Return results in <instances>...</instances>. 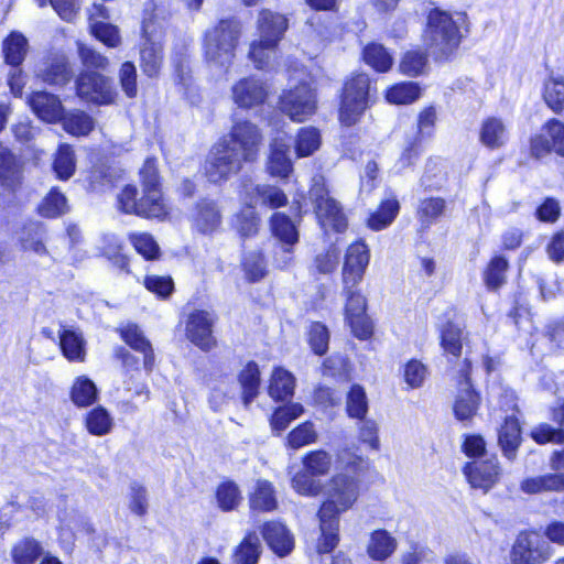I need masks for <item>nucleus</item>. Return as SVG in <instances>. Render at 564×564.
Listing matches in <instances>:
<instances>
[{
	"instance_id": "41",
	"label": "nucleus",
	"mask_w": 564,
	"mask_h": 564,
	"mask_svg": "<svg viewBox=\"0 0 564 564\" xmlns=\"http://www.w3.org/2000/svg\"><path fill=\"white\" fill-rule=\"evenodd\" d=\"M252 205L260 204L271 209H276L279 207L285 206L288 204V196L285 193L273 185L269 184H259L256 185L252 189Z\"/></svg>"
},
{
	"instance_id": "15",
	"label": "nucleus",
	"mask_w": 564,
	"mask_h": 564,
	"mask_svg": "<svg viewBox=\"0 0 564 564\" xmlns=\"http://www.w3.org/2000/svg\"><path fill=\"white\" fill-rule=\"evenodd\" d=\"M369 260V248L364 241H356L347 248L343 267L345 288L357 286L361 282Z\"/></svg>"
},
{
	"instance_id": "45",
	"label": "nucleus",
	"mask_w": 564,
	"mask_h": 564,
	"mask_svg": "<svg viewBox=\"0 0 564 564\" xmlns=\"http://www.w3.org/2000/svg\"><path fill=\"white\" fill-rule=\"evenodd\" d=\"M76 169V159L69 144H61L55 153L53 170L57 178L66 181L70 178Z\"/></svg>"
},
{
	"instance_id": "33",
	"label": "nucleus",
	"mask_w": 564,
	"mask_h": 564,
	"mask_svg": "<svg viewBox=\"0 0 564 564\" xmlns=\"http://www.w3.org/2000/svg\"><path fill=\"white\" fill-rule=\"evenodd\" d=\"M140 177L143 187V194L148 196L149 202L163 203L161 194L160 176L155 158H148L140 170Z\"/></svg>"
},
{
	"instance_id": "36",
	"label": "nucleus",
	"mask_w": 564,
	"mask_h": 564,
	"mask_svg": "<svg viewBox=\"0 0 564 564\" xmlns=\"http://www.w3.org/2000/svg\"><path fill=\"white\" fill-rule=\"evenodd\" d=\"M479 404V394L470 383L466 382V387H460L455 400L454 413L456 419L459 421L470 420L477 413Z\"/></svg>"
},
{
	"instance_id": "56",
	"label": "nucleus",
	"mask_w": 564,
	"mask_h": 564,
	"mask_svg": "<svg viewBox=\"0 0 564 564\" xmlns=\"http://www.w3.org/2000/svg\"><path fill=\"white\" fill-rule=\"evenodd\" d=\"M347 413L350 417L358 420L365 419L368 412V399L365 389L359 384H354L347 394Z\"/></svg>"
},
{
	"instance_id": "29",
	"label": "nucleus",
	"mask_w": 564,
	"mask_h": 564,
	"mask_svg": "<svg viewBox=\"0 0 564 564\" xmlns=\"http://www.w3.org/2000/svg\"><path fill=\"white\" fill-rule=\"evenodd\" d=\"M520 489L528 495L564 491V473L557 471L525 478L521 481Z\"/></svg>"
},
{
	"instance_id": "39",
	"label": "nucleus",
	"mask_w": 564,
	"mask_h": 564,
	"mask_svg": "<svg viewBox=\"0 0 564 564\" xmlns=\"http://www.w3.org/2000/svg\"><path fill=\"white\" fill-rule=\"evenodd\" d=\"M44 549L34 538H24L11 549L13 564H35L42 557Z\"/></svg>"
},
{
	"instance_id": "54",
	"label": "nucleus",
	"mask_w": 564,
	"mask_h": 564,
	"mask_svg": "<svg viewBox=\"0 0 564 564\" xmlns=\"http://www.w3.org/2000/svg\"><path fill=\"white\" fill-rule=\"evenodd\" d=\"M86 427L90 434L102 436L111 431L112 419L105 408L97 406L87 413Z\"/></svg>"
},
{
	"instance_id": "13",
	"label": "nucleus",
	"mask_w": 564,
	"mask_h": 564,
	"mask_svg": "<svg viewBox=\"0 0 564 564\" xmlns=\"http://www.w3.org/2000/svg\"><path fill=\"white\" fill-rule=\"evenodd\" d=\"M217 316L209 311L195 310L186 322L187 338L202 350L208 351L216 346L213 327Z\"/></svg>"
},
{
	"instance_id": "20",
	"label": "nucleus",
	"mask_w": 564,
	"mask_h": 564,
	"mask_svg": "<svg viewBox=\"0 0 564 564\" xmlns=\"http://www.w3.org/2000/svg\"><path fill=\"white\" fill-rule=\"evenodd\" d=\"M36 76L47 85L64 86L72 79L73 72L64 56H53L39 66Z\"/></svg>"
},
{
	"instance_id": "17",
	"label": "nucleus",
	"mask_w": 564,
	"mask_h": 564,
	"mask_svg": "<svg viewBox=\"0 0 564 564\" xmlns=\"http://www.w3.org/2000/svg\"><path fill=\"white\" fill-rule=\"evenodd\" d=\"M231 95L239 108L250 109L265 101L268 89L260 78L250 76L237 82L231 88Z\"/></svg>"
},
{
	"instance_id": "2",
	"label": "nucleus",
	"mask_w": 564,
	"mask_h": 564,
	"mask_svg": "<svg viewBox=\"0 0 564 564\" xmlns=\"http://www.w3.org/2000/svg\"><path fill=\"white\" fill-rule=\"evenodd\" d=\"M464 21V13H456V18L440 9L429 13L424 42L435 59H446L456 51L462 39L459 24Z\"/></svg>"
},
{
	"instance_id": "26",
	"label": "nucleus",
	"mask_w": 564,
	"mask_h": 564,
	"mask_svg": "<svg viewBox=\"0 0 564 564\" xmlns=\"http://www.w3.org/2000/svg\"><path fill=\"white\" fill-rule=\"evenodd\" d=\"M262 536L279 556H285L293 549V538L286 527L280 522L271 521L262 527Z\"/></svg>"
},
{
	"instance_id": "5",
	"label": "nucleus",
	"mask_w": 564,
	"mask_h": 564,
	"mask_svg": "<svg viewBox=\"0 0 564 564\" xmlns=\"http://www.w3.org/2000/svg\"><path fill=\"white\" fill-rule=\"evenodd\" d=\"M163 63V29L152 18L142 22V43L140 46V67L150 78L160 74Z\"/></svg>"
},
{
	"instance_id": "18",
	"label": "nucleus",
	"mask_w": 564,
	"mask_h": 564,
	"mask_svg": "<svg viewBox=\"0 0 564 564\" xmlns=\"http://www.w3.org/2000/svg\"><path fill=\"white\" fill-rule=\"evenodd\" d=\"M28 102L41 120L50 123L59 121L64 111L58 97L47 91H34L29 96Z\"/></svg>"
},
{
	"instance_id": "27",
	"label": "nucleus",
	"mask_w": 564,
	"mask_h": 564,
	"mask_svg": "<svg viewBox=\"0 0 564 564\" xmlns=\"http://www.w3.org/2000/svg\"><path fill=\"white\" fill-rule=\"evenodd\" d=\"M498 444L503 456L513 462L521 444V429L514 416H507L503 425L498 431Z\"/></svg>"
},
{
	"instance_id": "1",
	"label": "nucleus",
	"mask_w": 564,
	"mask_h": 564,
	"mask_svg": "<svg viewBox=\"0 0 564 564\" xmlns=\"http://www.w3.org/2000/svg\"><path fill=\"white\" fill-rule=\"evenodd\" d=\"M326 500L322 503L319 519L321 539L317 544L319 553H329L338 544L339 514L349 510L359 496V480L345 473L333 476L327 482Z\"/></svg>"
},
{
	"instance_id": "47",
	"label": "nucleus",
	"mask_w": 564,
	"mask_h": 564,
	"mask_svg": "<svg viewBox=\"0 0 564 564\" xmlns=\"http://www.w3.org/2000/svg\"><path fill=\"white\" fill-rule=\"evenodd\" d=\"M508 268V260L502 256H495L489 261L484 272V281L490 291H496L506 283Z\"/></svg>"
},
{
	"instance_id": "40",
	"label": "nucleus",
	"mask_w": 564,
	"mask_h": 564,
	"mask_svg": "<svg viewBox=\"0 0 564 564\" xmlns=\"http://www.w3.org/2000/svg\"><path fill=\"white\" fill-rule=\"evenodd\" d=\"M446 210V200L442 197H427L419 202L416 216L423 229L430 228Z\"/></svg>"
},
{
	"instance_id": "48",
	"label": "nucleus",
	"mask_w": 564,
	"mask_h": 564,
	"mask_svg": "<svg viewBox=\"0 0 564 564\" xmlns=\"http://www.w3.org/2000/svg\"><path fill=\"white\" fill-rule=\"evenodd\" d=\"M364 61L377 72L384 73L393 64L392 55L387 48L378 43L368 44L362 52Z\"/></svg>"
},
{
	"instance_id": "7",
	"label": "nucleus",
	"mask_w": 564,
	"mask_h": 564,
	"mask_svg": "<svg viewBox=\"0 0 564 564\" xmlns=\"http://www.w3.org/2000/svg\"><path fill=\"white\" fill-rule=\"evenodd\" d=\"M551 557V546L535 531L520 532L512 545L510 558L513 564H543Z\"/></svg>"
},
{
	"instance_id": "22",
	"label": "nucleus",
	"mask_w": 564,
	"mask_h": 564,
	"mask_svg": "<svg viewBox=\"0 0 564 564\" xmlns=\"http://www.w3.org/2000/svg\"><path fill=\"white\" fill-rule=\"evenodd\" d=\"M315 214L325 231L333 229L343 232L347 228V219L343 208L334 198L322 200L319 205L315 206Z\"/></svg>"
},
{
	"instance_id": "53",
	"label": "nucleus",
	"mask_w": 564,
	"mask_h": 564,
	"mask_svg": "<svg viewBox=\"0 0 564 564\" xmlns=\"http://www.w3.org/2000/svg\"><path fill=\"white\" fill-rule=\"evenodd\" d=\"M421 94V88L417 83L405 82L391 87L387 91V100L391 104L406 105L415 101Z\"/></svg>"
},
{
	"instance_id": "12",
	"label": "nucleus",
	"mask_w": 564,
	"mask_h": 564,
	"mask_svg": "<svg viewBox=\"0 0 564 564\" xmlns=\"http://www.w3.org/2000/svg\"><path fill=\"white\" fill-rule=\"evenodd\" d=\"M356 288L357 286H344V292L347 296L346 321L357 338L368 339L372 335V324L366 314V299Z\"/></svg>"
},
{
	"instance_id": "46",
	"label": "nucleus",
	"mask_w": 564,
	"mask_h": 564,
	"mask_svg": "<svg viewBox=\"0 0 564 564\" xmlns=\"http://www.w3.org/2000/svg\"><path fill=\"white\" fill-rule=\"evenodd\" d=\"M98 390L95 383L87 377H78L70 391L72 401L79 408L89 406L96 402Z\"/></svg>"
},
{
	"instance_id": "10",
	"label": "nucleus",
	"mask_w": 564,
	"mask_h": 564,
	"mask_svg": "<svg viewBox=\"0 0 564 564\" xmlns=\"http://www.w3.org/2000/svg\"><path fill=\"white\" fill-rule=\"evenodd\" d=\"M223 140L227 144L232 145V148H236L246 162H252L258 156L262 143V134L254 123L243 120L235 122L228 137H225Z\"/></svg>"
},
{
	"instance_id": "51",
	"label": "nucleus",
	"mask_w": 564,
	"mask_h": 564,
	"mask_svg": "<svg viewBox=\"0 0 564 564\" xmlns=\"http://www.w3.org/2000/svg\"><path fill=\"white\" fill-rule=\"evenodd\" d=\"M332 455L324 449L311 451L302 458L303 467L318 477L326 476L332 468Z\"/></svg>"
},
{
	"instance_id": "25",
	"label": "nucleus",
	"mask_w": 564,
	"mask_h": 564,
	"mask_svg": "<svg viewBox=\"0 0 564 564\" xmlns=\"http://www.w3.org/2000/svg\"><path fill=\"white\" fill-rule=\"evenodd\" d=\"M221 223L220 212L214 200L200 199L193 214L194 227L204 235L214 232Z\"/></svg>"
},
{
	"instance_id": "32",
	"label": "nucleus",
	"mask_w": 564,
	"mask_h": 564,
	"mask_svg": "<svg viewBox=\"0 0 564 564\" xmlns=\"http://www.w3.org/2000/svg\"><path fill=\"white\" fill-rule=\"evenodd\" d=\"M29 48L28 39L18 31H12L2 42L4 62L11 67H19L25 59Z\"/></svg>"
},
{
	"instance_id": "31",
	"label": "nucleus",
	"mask_w": 564,
	"mask_h": 564,
	"mask_svg": "<svg viewBox=\"0 0 564 564\" xmlns=\"http://www.w3.org/2000/svg\"><path fill=\"white\" fill-rule=\"evenodd\" d=\"M479 138L485 147L494 150L507 143L509 132L507 126L500 118L489 117L481 123Z\"/></svg>"
},
{
	"instance_id": "62",
	"label": "nucleus",
	"mask_w": 564,
	"mask_h": 564,
	"mask_svg": "<svg viewBox=\"0 0 564 564\" xmlns=\"http://www.w3.org/2000/svg\"><path fill=\"white\" fill-rule=\"evenodd\" d=\"M441 344L446 352L458 357L462 352V329L453 323H447L442 329Z\"/></svg>"
},
{
	"instance_id": "60",
	"label": "nucleus",
	"mask_w": 564,
	"mask_h": 564,
	"mask_svg": "<svg viewBox=\"0 0 564 564\" xmlns=\"http://www.w3.org/2000/svg\"><path fill=\"white\" fill-rule=\"evenodd\" d=\"M45 231L42 226L33 224L24 229L23 236L21 237L22 248L26 251H33L34 253L42 256L46 253L44 245Z\"/></svg>"
},
{
	"instance_id": "57",
	"label": "nucleus",
	"mask_w": 564,
	"mask_h": 564,
	"mask_svg": "<svg viewBox=\"0 0 564 564\" xmlns=\"http://www.w3.org/2000/svg\"><path fill=\"white\" fill-rule=\"evenodd\" d=\"M260 218L254 210L252 199L248 203V207L242 209L236 216V228L241 237L249 238L257 235L259 230Z\"/></svg>"
},
{
	"instance_id": "37",
	"label": "nucleus",
	"mask_w": 564,
	"mask_h": 564,
	"mask_svg": "<svg viewBox=\"0 0 564 564\" xmlns=\"http://www.w3.org/2000/svg\"><path fill=\"white\" fill-rule=\"evenodd\" d=\"M250 508L254 511H273L276 506L275 491L268 480H257L249 498Z\"/></svg>"
},
{
	"instance_id": "42",
	"label": "nucleus",
	"mask_w": 564,
	"mask_h": 564,
	"mask_svg": "<svg viewBox=\"0 0 564 564\" xmlns=\"http://www.w3.org/2000/svg\"><path fill=\"white\" fill-rule=\"evenodd\" d=\"M59 121L66 132L76 137L89 134L95 127L94 119L83 110L63 112Z\"/></svg>"
},
{
	"instance_id": "19",
	"label": "nucleus",
	"mask_w": 564,
	"mask_h": 564,
	"mask_svg": "<svg viewBox=\"0 0 564 564\" xmlns=\"http://www.w3.org/2000/svg\"><path fill=\"white\" fill-rule=\"evenodd\" d=\"M260 37L267 45V50L276 47L288 29V20L284 15L262 10L258 20Z\"/></svg>"
},
{
	"instance_id": "24",
	"label": "nucleus",
	"mask_w": 564,
	"mask_h": 564,
	"mask_svg": "<svg viewBox=\"0 0 564 564\" xmlns=\"http://www.w3.org/2000/svg\"><path fill=\"white\" fill-rule=\"evenodd\" d=\"M552 420L558 425V427H553L547 423H542L531 431V437L538 444L564 443V402L552 410Z\"/></svg>"
},
{
	"instance_id": "35",
	"label": "nucleus",
	"mask_w": 564,
	"mask_h": 564,
	"mask_svg": "<svg viewBox=\"0 0 564 564\" xmlns=\"http://www.w3.org/2000/svg\"><path fill=\"white\" fill-rule=\"evenodd\" d=\"M271 152L268 161V170L271 175L286 177L292 171V162L289 158L290 147L281 139H274L270 145Z\"/></svg>"
},
{
	"instance_id": "43",
	"label": "nucleus",
	"mask_w": 564,
	"mask_h": 564,
	"mask_svg": "<svg viewBox=\"0 0 564 564\" xmlns=\"http://www.w3.org/2000/svg\"><path fill=\"white\" fill-rule=\"evenodd\" d=\"M260 554V540L254 532H251L235 547L232 560L235 564H257Z\"/></svg>"
},
{
	"instance_id": "34",
	"label": "nucleus",
	"mask_w": 564,
	"mask_h": 564,
	"mask_svg": "<svg viewBox=\"0 0 564 564\" xmlns=\"http://www.w3.org/2000/svg\"><path fill=\"white\" fill-rule=\"evenodd\" d=\"M447 182V169L440 158H431L426 161L420 186L424 191H440Z\"/></svg>"
},
{
	"instance_id": "16",
	"label": "nucleus",
	"mask_w": 564,
	"mask_h": 564,
	"mask_svg": "<svg viewBox=\"0 0 564 564\" xmlns=\"http://www.w3.org/2000/svg\"><path fill=\"white\" fill-rule=\"evenodd\" d=\"M463 471L471 487L485 491L492 488L501 475V468L496 455L481 462L467 463Z\"/></svg>"
},
{
	"instance_id": "23",
	"label": "nucleus",
	"mask_w": 564,
	"mask_h": 564,
	"mask_svg": "<svg viewBox=\"0 0 564 564\" xmlns=\"http://www.w3.org/2000/svg\"><path fill=\"white\" fill-rule=\"evenodd\" d=\"M121 338L133 350L143 354V366L151 371L154 364V352L150 341L137 324H128L119 328Z\"/></svg>"
},
{
	"instance_id": "9",
	"label": "nucleus",
	"mask_w": 564,
	"mask_h": 564,
	"mask_svg": "<svg viewBox=\"0 0 564 564\" xmlns=\"http://www.w3.org/2000/svg\"><path fill=\"white\" fill-rule=\"evenodd\" d=\"M552 152L564 158V123L554 118L547 120L540 132L530 139L533 158L542 159Z\"/></svg>"
},
{
	"instance_id": "58",
	"label": "nucleus",
	"mask_w": 564,
	"mask_h": 564,
	"mask_svg": "<svg viewBox=\"0 0 564 564\" xmlns=\"http://www.w3.org/2000/svg\"><path fill=\"white\" fill-rule=\"evenodd\" d=\"M427 66V56L421 51L406 52L400 62V72L409 77H416L424 74Z\"/></svg>"
},
{
	"instance_id": "8",
	"label": "nucleus",
	"mask_w": 564,
	"mask_h": 564,
	"mask_svg": "<svg viewBox=\"0 0 564 564\" xmlns=\"http://www.w3.org/2000/svg\"><path fill=\"white\" fill-rule=\"evenodd\" d=\"M76 91L79 98L96 105H110L117 97L112 79L96 72L80 73L76 79Z\"/></svg>"
},
{
	"instance_id": "14",
	"label": "nucleus",
	"mask_w": 564,
	"mask_h": 564,
	"mask_svg": "<svg viewBox=\"0 0 564 564\" xmlns=\"http://www.w3.org/2000/svg\"><path fill=\"white\" fill-rule=\"evenodd\" d=\"M138 189L134 185H126L118 195L119 209L126 214H134L147 218H163L167 214L165 204L149 202L143 194L137 199Z\"/></svg>"
},
{
	"instance_id": "4",
	"label": "nucleus",
	"mask_w": 564,
	"mask_h": 564,
	"mask_svg": "<svg viewBox=\"0 0 564 564\" xmlns=\"http://www.w3.org/2000/svg\"><path fill=\"white\" fill-rule=\"evenodd\" d=\"M370 79L358 74L346 82L340 101L339 119L347 127L355 124L368 107Z\"/></svg>"
},
{
	"instance_id": "6",
	"label": "nucleus",
	"mask_w": 564,
	"mask_h": 564,
	"mask_svg": "<svg viewBox=\"0 0 564 564\" xmlns=\"http://www.w3.org/2000/svg\"><path fill=\"white\" fill-rule=\"evenodd\" d=\"M245 158L237 149L221 140L212 148L205 163V173L209 182L220 183L237 174Z\"/></svg>"
},
{
	"instance_id": "28",
	"label": "nucleus",
	"mask_w": 564,
	"mask_h": 564,
	"mask_svg": "<svg viewBox=\"0 0 564 564\" xmlns=\"http://www.w3.org/2000/svg\"><path fill=\"white\" fill-rule=\"evenodd\" d=\"M398 549V540L386 529H378L370 533L367 544V554L379 562L388 560Z\"/></svg>"
},
{
	"instance_id": "30",
	"label": "nucleus",
	"mask_w": 564,
	"mask_h": 564,
	"mask_svg": "<svg viewBox=\"0 0 564 564\" xmlns=\"http://www.w3.org/2000/svg\"><path fill=\"white\" fill-rule=\"evenodd\" d=\"M63 356L73 362H83L86 358V340L77 329H63L58 334Z\"/></svg>"
},
{
	"instance_id": "21",
	"label": "nucleus",
	"mask_w": 564,
	"mask_h": 564,
	"mask_svg": "<svg viewBox=\"0 0 564 564\" xmlns=\"http://www.w3.org/2000/svg\"><path fill=\"white\" fill-rule=\"evenodd\" d=\"M273 236L282 243L281 249L290 259L292 247L299 241V231L292 219L284 213H274L270 218Z\"/></svg>"
},
{
	"instance_id": "59",
	"label": "nucleus",
	"mask_w": 564,
	"mask_h": 564,
	"mask_svg": "<svg viewBox=\"0 0 564 564\" xmlns=\"http://www.w3.org/2000/svg\"><path fill=\"white\" fill-rule=\"evenodd\" d=\"M544 100L554 112L564 115V78H551L546 82Z\"/></svg>"
},
{
	"instance_id": "44",
	"label": "nucleus",
	"mask_w": 564,
	"mask_h": 564,
	"mask_svg": "<svg viewBox=\"0 0 564 564\" xmlns=\"http://www.w3.org/2000/svg\"><path fill=\"white\" fill-rule=\"evenodd\" d=\"M242 388V401L248 406L258 395L260 386V370L254 361H250L239 375Z\"/></svg>"
},
{
	"instance_id": "63",
	"label": "nucleus",
	"mask_w": 564,
	"mask_h": 564,
	"mask_svg": "<svg viewBox=\"0 0 564 564\" xmlns=\"http://www.w3.org/2000/svg\"><path fill=\"white\" fill-rule=\"evenodd\" d=\"M308 343L316 355H325L329 343V332L327 327L319 322L312 323L308 332Z\"/></svg>"
},
{
	"instance_id": "38",
	"label": "nucleus",
	"mask_w": 564,
	"mask_h": 564,
	"mask_svg": "<svg viewBox=\"0 0 564 564\" xmlns=\"http://www.w3.org/2000/svg\"><path fill=\"white\" fill-rule=\"evenodd\" d=\"M295 387L294 376L283 368H275L272 372L269 394L275 401H286L293 397Z\"/></svg>"
},
{
	"instance_id": "55",
	"label": "nucleus",
	"mask_w": 564,
	"mask_h": 564,
	"mask_svg": "<svg viewBox=\"0 0 564 564\" xmlns=\"http://www.w3.org/2000/svg\"><path fill=\"white\" fill-rule=\"evenodd\" d=\"M292 487L303 496H317L323 490L322 481L317 475H313L306 468L297 471L292 478Z\"/></svg>"
},
{
	"instance_id": "3",
	"label": "nucleus",
	"mask_w": 564,
	"mask_h": 564,
	"mask_svg": "<svg viewBox=\"0 0 564 564\" xmlns=\"http://www.w3.org/2000/svg\"><path fill=\"white\" fill-rule=\"evenodd\" d=\"M240 35L239 22L235 19L220 20L205 34V57L207 63L227 73Z\"/></svg>"
},
{
	"instance_id": "50",
	"label": "nucleus",
	"mask_w": 564,
	"mask_h": 564,
	"mask_svg": "<svg viewBox=\"0 0 564 564\" xmlns=\"http://www.w3.org/2000/svg\"><path fill=\"white\" fill-rule=\"evenodd\" d=\"M68 210L67 199L57 188H52L39 206V214L47 218H56Z\"/></svg>"
},
{
	"instance_id": "61",
	"label": "nucleus",
	"mask_w": 564,
	"mask_h": 564,
	"mask_svg": "<svg viewBox=\"0 0 564 564\" xmlns=\"http://www.w3.org/2000/svg\"><path fill=\"white\" fill-rule=\"evenodd\" d=\"M216 498L223 511L234 510L241 500L239 488L232 481L219 485L216 491Z\"/></svg>"
},
{
	"instance_id": "49",
	"label": "nucleus",
	"mask_w": 564,
	"mask_h": 564,
	"mask_svg": "<svg viewBox=\"0 0 564 564\" xmlns=\"http://www.w3.org/2000/svg\"><path fill=\"white\" fill-rule=\"evenodd\" d=\"M400 204L395 198L381 203L378 210L368 218V226L373 230H381L389 226L397 217Z\"/></svg>"
},
{
	"instance_id": "64",
	"label": "nucleus",
	"mask_w": 564,
	"mask_h": 564,
	"mask_svg": "<svg viewBox=\"0 0 564 564\" xmlns=\"http://www.w3.org/2000/svg\"><path fill=\"white\" fill-rule=\"evenodd\" d=\"M130 241L138 253L145 259L152 260L158 258L160 248L153 237L149 234H131Z\"/></svg>"
},
{
	"instance_id": "52",
	"label": "nucleus",
	"mask_w": 564,
	"mask_h": 564,
	"mask_svg": "<svg viewBox=\"0 0 564 564\" xmlns=\"http://www.w3.org/2000/svg\"><path fill=\"white\" fill-rule=\"evenodd\" d=\"M321 145V133L314 127L302 128L295 140V151L297 156H308L318 150Z\"/></svg>"
},
{
	"instance_id": "11",
	"label": "nucleus",
	"mask_w": 564,
	"mask_h": 564,
	"mask_svg": "<svg viewBox=\"0 0 564 564\" xmlns=\"http://www.w3.org/2000/svg\"><path fill=\"white\" fill-rule=\"evenodd\" d=\"M280 108L293 121L302 122L315 111V94L310 85L301 84L281 96Z\"/></svg>"
}]
</instances>
